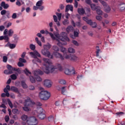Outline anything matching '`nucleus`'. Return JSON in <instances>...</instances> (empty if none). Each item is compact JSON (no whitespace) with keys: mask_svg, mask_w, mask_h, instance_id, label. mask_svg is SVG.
Segmentation results:
<instances>
[{"mask_svg":"<svg viewBox=\"0 0 125 125\" xmlns=\"http://www.w3.org/2000/svg\"><path fill=\"white\" fill-rule=\"evenodd\" d=\"M48 120L49 122H53L54 121V117L51 115L48 118Z\"/></svg>","mask_w":125,"mask_h":125,"instance_id":"51","label":"nucleus"},{"mask_svg":"<svg viewBox=\"0 0 125 125\" xmlns=\"http://www.w3.org/2000/svg\"><path fill=\"white\" fill-rule=\"evenodd\" d=\"M21 86L24 89L28 88V85H27V84L24 81L21 82Z\"/></svg>","mask_w":125,"mask_h":125,"instance_id":"35","label":"nucleus"},{"mask_svg":"<svg viewBox=\"0 0 125 125\" xmlns=\"http://www.w3.org/2000/svg\"><path fill=\"white\" fill-rule=\"evenodd\" d=\"M70 60H71V61H78V60H79V57L75 55H71Z\"/></svg>","mask_w":125,"mask_h":125,"instance_id":"25","label":"nucleus"},{"mask_svg":"<svg viewBox=\"0 0 125 125\" xmlns=\"http://www.w3.org/2000/svg\"><path fill=\"white\" fill-rule=\"evenodd\" d=\"M74 30V27L72 26H68L66 28V31L67 33H70L71 32H73Z\"/></svg>","mask_w":125,"mask_h":125,"instance_id":"24","label":"nucleus"},{"mask_svg":"<svg viewBox=\"0 0 125 125\" xmlns=\"http://www.w3.org/2000/svg\"><path fill=\"white\" fill-rule=\"evenodd\" d=\"M70 41V39H69V41H61V40H60V42H61L62 45L59 46L58 45V46H60V47H61V51L62 52H63V53H65V52H66V48L64 47H62V45H66V44H67V43H62V42H69Z\"/></svg>","mask_w":125,"mask_h":125,"instance_id":"13","label":"nucleus"},{"mask_svg":"<svg viewBox=\"0 0 125 125\" xmlns=\"http://www.w3.org/2000/svg\"><path fill=\"white\" fill-rule=\"evenodd\" d=\"M74 35H72L71 36V38H72V39H76V37H78L79 36V32H78V31H74Z\"/></svg>","mask_w":125,"mask_h":125,"instance_id":"30","label":"nucleus"},{"mask_svg":"<svg viewBox=\"0 0 125 125\" xmlns=\"http://www.w3.org/2000/svg\"><path fill=\"white\" fill-rule=\"evenodd\" d=\"M29 80L30 82H31V83H36V79L33 76H30Z\"/></svg>","mask_w":125,"mask_h":125,"instance_id":"34","label":"nucleus"},{"mask_svg":"<svg viewBox=\"0 0 125 125\" xmlns=\"http://www.w3.org/2000/svg\"><path fill=\"white\" fill-rule=\"evenodd\" d=\"M96 11L98 15H103V11H102V10H101L100 7V8H98V9H97V10H96Z\"/></svg>","mask_w":125,"mask_h":125,"instance_id":"26","label":"nucleus"},{"mask_svg":"<svg viewBox=\"0 0 125 125\" xmlns=\"http://www.w3.org/2000/svg\"><path fill=\"white\" fill-rule=\"evenodd\" d=\"M26 123L28 125H37L38 120L34 116L29 117L28 118Z\"/></svg>","mask_w":125,"mask_h":125,"instance_id":"7","label":"nucleus"},{"mask_svg":"<svg viewBox=\"0 0 125 125\" xmlns=\"http://www.w3.org/2000/svg\"><path fill=\"white\" fill-rule=\"evenodd\" d=\"M68 50L69 53H75V49L72 47L68 48Z\"/></svg>","mask_w":125,"mask_h":125,"instance_id":"43","label":"nucleus"},{"mask_svg":"<svg viewBox=\"0 0 125 125\" xmlns=\"http://www.w3.org/2000/svg\"><path fill=\"white\" fill-rule=\"evenodd\" d=\"M0 6L3 7L4 9H7V8L9 7V5H8V4L5 3V2L2 1L0 3Z\"/></svg>","mask_w":125,"mask_h":125,"instance_id":"19","label":"nucleus"},{"mask_svg":"<svg viewBox=\"0 0 125 125\" xmlns=\"http://www.w3.org/2000/svg\"><path fill=\"white\" fill-rule=\"evenodd\" d=\"M64 57L65 59H69V60H71L72 55H64Z\"/></svg>","mask_w":125,"mask_h":125,"instance_id":"39","label":"nucleus"},{"mask_svg":"<svg viewBox=\"0 0 125 125\" xmlns=\"http://www.w3.org/2000/svg\"><path fill=\"white\" fill-rule=\"evenodd\" d=\"M12 18H13V19H16V18H17V14L16 13H13L12 15Z\"/></svg>","mask_w":125,"mask_h":125,"instance_id":"57","label":"nucleus"},{"mask_svg":"<svg viewBox=\"0 0 125 125\" xmlns=\"http://www.w3.org/2000/svg\"><path fill=\"white\" fill-rule=\"evenodd\" d=\"M96 19H97L98 21H102L103 18L101 16H96Z\"/></svg>","mask_w":125,"mask_h":125,"instance_id":"52","label":"nucleus"},{"mask_svg":"<svg viewBox=\"0 0 125 125\" xmlns=\"http://www.w3.org/2000/svg\"><path fill=\"white\" fill-rule=\"evenodd\" d=\"M5 121L6 123H7L8 122V121H9V116H6L5 117Z\"/></svg>","mask_w":125,"mask_h":125,"instance_id":"62","label":"nucleus"},{"mask_svg":"<svg viewBox=\"0 0 125 125\" xmlns=\"http://www.w3.org/2000/svg\"><path fill=\"white\" fill-rule=\"evenodd\" d=\"M90 7L92 10H93L94 11L98 9V8H100V6H96L95 4L94 3H92L90 5Z\"/></svg>","mask_w":125,"mask_h":125,"instance_id":"21","label":"nucleus"},{"mask_svg":"<svg viewBox=\"0 0 125 125\" xmlns=\"http://www.w3.org/2000/svg\"><path fill=\"white\" fill-rule=\"evenodd\" d=\"M86 12H87V14H88L87 15L88 17H89V16H90V15H90V9H89V8L87 9Z\"/></svg>","mask_w":125,"mask_h":125,"instance_id":"59","label":"nucleus"},{"mask_svg":"<svg viewBox=\"0 0 125 125\" xmlns=\"http://www.w3.org/2000/svg\"><path fill=\"white\" fill-rule=\"evenodd\" d=\"M12 112L13 114H15L16 115H18V114L20 113V110H12Z\"/></svg>","mask_w":125,"mask_h":125,"instance_id":"48","label":"nucleus"},{"mask_svg":"<svg viewBox=\"0 0 125 125\" xmlns=\"http://www.w3.org/2000/svg\"><path fill=\"white\" fill-rule=\"evenodd\" d=\"M53 17L54 22H57V21H58V19L57 18V17L56 15H53Z\"/></svg>","mask_w":125,"mask_h":125,"instance_id":"58","label":"nucleus"},{"mask_svg":"<svg viewBox=\"0 0 125 125\" xmlns=\"http://www.w3.org/2000/svg\"><path fill=\"white\" fill-rule=\"evenodd\" d=\"M4 40L6 41V42H8V40H9V38H8V36L5 35L4 36Z\"/></svg>","mask_w":125,"mask_h":125,"instance_id":"60","label":"nucleus"},{"mask_svg":"<svg viewBox=\"0 0 125 125\" xmlns=\"http://www.w3.org/2000/svg\"><path fill=\"white\" fill-rule=\"evenodd\" d=\"M118 8L120 11H124L125 9V4L123 2L120 3L118 4Z\"/></svg>","mask_w":125,"mask_h":125,"instance_id":"15","label":"nucleus"},{"mask_svg":"<svg viewBox=\"0 0 125 125\" xmlns=\"http://www.w3.org/2000/svg\"><path fill=\"white\" fill-rule=\"evenodd\" d=\"M36 80L37 81V82H42V79L39 76H37L36 78Z\"/></svg>","mask_w":125,"mask_h":125,"instance_id":"64","label":"nucleus"},{"mask_svg":"<svg viewBox=\"0 0 125 125\" xmlns=\"http://www.w3.org/2000/svg\"><path fill=\"white\" fill-rule=\"evenodd\" d=\"M39 97L42 100H47L50 97V92L46 90H42L40 93Z\"/></svg>","mask_w":125,"mask_h":125,"instance_id":"4","label":"nucleus"},{"mask_svg":"<svg viewBox=\"0 0 125 125\" xmlns=\"http://www.w3.org/2000/svg\"><path fill=\"white\" fill-rule=\"evenodd\" d=\"M83 21H85L87 24H91V20L88 19V18L86 17H84L83 18Z\"/></svg>","mask_w":125,"mask_h":125,"instance_id":"23","label":"nucleus"},{"mask_svg":"<svg viewBox=\"0 0 125 125\" xmlns=\"http://www.w3.org/2000/svg\"><path fill=\"white\" fill-rule=\"evenodd\" d=\"M89 25H90L93 28H96L97 27V23L96 22H93L92 21H91V23H89Z\"/></svg>","mask_w":125,"mask_h":125,"instance_id":"32","label":"nucleus"},{"mask_svg":"<svg viewBox=\"0 0 125 125\" xmlns=\"http://www.w3.org/2000/svg\"><path fill=\"white\" fill-rule=\"evenodd\" d=\"M11 78L12 80H16L17 79V76L15 74H13L11 75Z\"/></svg>","mask_w":125,"mask_h":125,"instance_id":"55","label":"nucleus"},{"mask_svg":"<svg viewBox=\"0 0 125 125\" xmlns=\"http://www.w3.org/2000/svg\"><path fill=\"white\" fill-rule=\"evenodd\" d=\"M33 74L35 77H38L39 75H43V72L40 69H38V70L34 71Z\"/></svg>","mask_w":125,"mask_h":125,"instance_id":"16","label":"nucleus"},{"mask_svg":"<svg viewBox=\"0 0 125 125\" xmlns=\"http://www.w3.org/2000/svg\"><path fill=\"white\" fill-rule=\"evenodd\" d=\"M1 15H4V14H6V10H2L1 11Z\"/></svg>","mask_w":125,"mask_h":125,"instance_id":"63","label":"nucleus"},{"mask_svg":"<svg viewBox=\"0 0 125 125\" xmlns=\"http://www.w3.org/2000/svg\"><path fill=\"white\" fill-rule=\"evenodd\" d=\"M14 33V31L12 29H10L8 31V36L9 37H11L12 35H13V33Z\"/></svg>","mask_w":125,"mask_h":125,"instance_id":"37","label":"nucleus"},{"mask_svg":"<svg viewBox=\"0 0 125 125\" xmlns=\"http://www.w3.org/2000/svg\"><path fill=\"white\" fill-rule=\"evenodd\" d=\"M43 4V1H38L36 2V5L33 7V10H38L39 9L41 11L43 10L44 6H42Z\"/></svg>","mask_w":125,"mask_h":125,"instance_id":"8","label":"nucleus"},{"mask_svg":"<svg viewBox=\"0 0 125 125\" xmlns=\"http://www.w3.org/2000/svg\"><path fill=\"white\" fill-rule=\"evenodd\" d=\"M36 113H37V117L40 120H44L45 119V112L42 110H34L32 112V115H36Z\"/></svg>","mask_w":125,"mask_h":125,"instance_id":"6","label":"nucleus"},{"mask_svg":"<svg viewBox=\"0 0 125 125\" xmlns=\"http://www.w3.org/2000/svg\"><path fill=\"white\" fill-rule=\"evenodd\" d=\"M85 1L87 4H89V5H91L92 4L91 0H85Z\"/></svg>","mask_w":125,"mask_h":125,"instance_id":"56","label":"nucleus"},{"mask_svg":"<svg viewBox=\"0 0 125 125\" xmlns=\"http://www.w3.org/2000/svg\"><path fill=\"white\" fill-rule=\"evenodd\" d=\"M56 15L58 18L59 21H61V18L62 17V14L56 13Z\"/></svg>","mask_w":125,"mask_h":125,"instance_id":"40","label":"nucleus"},{"mask_svg":"<svg viewBox=\"0 0 125 125\" xmlns=\"http://www.w3.org/2000/svg\"><path fill=\"white\" fill-rule=\"evenodd\" d=\"M33 105H35V102H32L30 98H28L27 100H25V104L22 108L23 110H31Z\"/></svg>","mask_w":125,"mask_h":125,"instance_id":"5","label":"nucleus"},{"mask_svg":"<svg viewBox=\"0 0 125 125\" xmlns=\"http://www.w3.org/2000/svg\"><path fill=\"white\" fill-rule=\"evenodd\" d=\"M53 50H54V51H59V47L56 45H54L53 46Z\"/></svg>","mask_w":125,"mask_h":125,"instance_id":"47","label":"nucleus"},{"mask_svg":"<svg viewBox=\"0 0 125 125\" xmlns=\"http://www.w3.org/2000/svg\"><path fill=\"white\" fill-rule=\"evenodd\" d=\"M72 42L74 44V45H76V46H79V44L78 42L75 41V40H72Z\"/></svg>","mask_w":125,"mask_h":125,"instance_id":"53","label":"nucleus"},{"mask_svg":"<svg viewBox=\"0 0 125 125\" xmlns=\"http://www.w3.org/2000/svg\"><path fill=\"white\" fill-rule=\"evenodd\" d=\"M87 35L89 36V37H91V38H93L94 37V34L92 31H88L87 32Z\"/></svg>","mask_w":125,"mask_h":125,"instance_id":"44","label":"nucleus"},{"mask_svg":"<svg viewBox=\"0 0 125 125\" xmlns=\"http://www.w3.org/2000/svg\"><path fill=\"white\" fill-rule=\"evenodd\" d=\"M7 68L9 71H11L12 72H13V71H16L15 68L12 67V66H11L10 65H7Z\"/></svg>","mask_w":125,"mask_h":125,"instance_id":"33","label":"nucleus"},{"mask_svg":"<svg viewBox=\"0 0 125 125\" xmlns=\"http://www.w3.org/2000/svg\"><path fill=\"white\" fill-rule=\"evenodd\" d=\"M116 115H117L119 117H121V116H124V115H125V112H118L116 113Z\"/></svg>","mask_w":125,"mask_h":125,"instance_id":"49","label":"nucleus"},{"mask_svg":"<svg viewBox=\"0 0 125 125\" xmlns=\"http://www.w3.org/2000/svg\"><path fill=\"white\" fill-rule=\"evenodd\" d=\"M5 46H9L10 48L13 49V48H15L16 45L15 44H11L10 43L8 42L5 45Z\"/></svg>","mask_w":125,"mask_h":125,"instance_id":"22","label":"nucleus"},{"mask_svg":"<svg viewBox=\"0 0 125 125\" xmlns=\"http://www.w3.org/2000/svg\"><path fill=\"white\" fill-rule=\"evenodd\" d=\"M29 47L31 50H35V49H36V45L33 44H30L29 45Z\"/></svg>","mask_w":125,"mask_h":125,"instance_id":"42","label":"nucleus"},{"mask_svg":"<svg viewBox=\"0 0 125 125\" xmlns=\"http://www.w3.org/2000/svg\"><path fill=\"white\" fill-rule=\"evenodd\" d=\"M70 22L68 20L65 19L64 21H62V23L64 26H67L68 24H69Z\"/></svg>","mask_w":125,"mask_h":125,"instance_id":"29","label":"nucleus"},{"mask_svg":"<svg viewBox=\"0 0 125 125\" xmlns=\"http://www.w3.org/2000/svg\"><path fill=\"white\" fill-rule=\"evenodd\" d=\"M43 49L41 50V53L44 56L50 57L51 59L53 58V56H51L50 52L48 49L51 48V45L49 44H44L43 46Z\"/></svg>","mask_w":125,"mask_h":125,"instance_id":"3","label":"nucleus"},{"mask_svg":"<svg viewBox=\"0 0 125 125\" xmlns=\"http://www.w3.org/2000/svg\"><path fill=\"white\" fill-rule=\"evenodd\" d=\"M18 65L19 67H23L24 66V64H23V63L21 62H18Z\"/></svg>","mask_w":125,"mask_h":125,"instance_id":"61","label":"nucleus"},{"mask_svg":"<svg viewBox=\"0 0 125 125\" xmlns=\"http://www.w3.org/2000/svg\"><path fill=\"white\" fill-rule=\"evenodd\" d=\"M43 85L47 88H49L52 86V82L48 79H45L43 82Z\"/></svg>","mask_w":125,"mask_h":125,"instance_id":"10","label":"nucleus"},{"mask_svg":"<svg viewBox=\"0 0 125 125\" xmlns=\"http://www.w3.org/2000/svg\"><path fill=\"white\" fill-rule=\"evenodd\" d=\"M19 61L21 63H26V60L22 59L21 58L19 59Z\"/></svg>","mask_w":125,"mask_h":125,"instance_id":"54","label":"nucleus"},{"mask_svg":"<svg viewBox=\"0 0 125 125\" xmlns=\"http://www.w3.org/2000/svg\"><path fill=\"white\" fill-rule=\"evenodd\" d=\"M29 55L33 58H37V57H41V54L38 52V51L35 50L34 52H29Z\"/></svg>","mask_w":125,"mask_h":125,"instance_id":"12","label":"nucleus"},{"mask_svg":"<svg viewBox=\"0 0 125 125\" xmlns=\"http://www.w3.org/2000/svg\"><path fill=\"white\" fill-rule=\"evenodd\" d=\"M100 2L103 5L104 11V12H106V13H110V12H111V7L108 3H107V2L105 1H101Z\"/></svg>","mask_w":125,"mask_h":125,"instance_id":"9","label":"nucleus"},{"mask_svg":"<svg viewBox=\"0 0 125 125\" xmlns=\"http://www.w3.org/2000/svg\"><path fill=\"white\" fill-rule=\"evenodd\" d=\"M35 42L38 44V45H39V46H42V42L39 40V38H38V37H36L35 38Z\"/></svg>","mask_w":125,"mask_h":125,"instance_id":"31","label":"nucleus"},{"mask_svg":"<svg viewBox=\"0 0 125 125\" xmlns=\"http://www.w3.org/2000/svg\"><path fill=\"white\" fill-rule=\"evenodd\" d=\"M64 73L66 75H71V74H73L74 75L75 71L72 67H69L68 68V67H66L65 69Z\"/></svg>","mask_w":125,"mask_h":125,"instance_id":"11","label":"nucleus"},{"mask_svg":"<svg viewBox=\"0 0 125 125\" xmlns=\"http://www.w3.org/2000/svg\"><path fill=\"white\" fill-rule=\"evenodd\" d=\"M43 61L44 63L43 65L44 68H42L43 72L45 74H50V73H56L57 72V69L60 70V71L62 70V66L59 63H57L55 65L52 64V63L48 59L43 58Z\"/></svg>","mask_w":125,"mask_h":125,"instance_id":"1","label":"nucleus"},{"mask_svg":"<svg viewBox=\"0 0 125 125\" xmlns=\"http://www.w3.org/2000/svg\"><path fill=\"white\" fill-rule=\"evenodd\" d=\"M110 21L108 20H105L104 21H102V24L104 27H105V25H108Z\"/></svg>","mask_w":125,"mask_h":125,"instance_id":"28","label":"nucleus"},{"mask_svg":"<svg viewBox=\"0 0 125 125\" xmlns=\"http://www.w3.org/2000/svg\"><path fill=\"white\" fill-rule=\"evenodd\" d=\"M66 86H62L61 88L62 94H63V95H66L67 93V90H66Z\"/></svg>","mask_w":125,"mask_h":125,"instance_id":"20","label":"nucleus"},{"mask_svg":"<svg viewBox=\"0 0 125 125\" xmlns=\"http://www.w3.org/2000/svg\"><path fill=\"white\" fill-rule=\"evenodd\" d=\"M78 12L80 15H83L85 14V11L83 8H79L78 9Z\"/></svg>","mask_w":125,"mask_h":125,"instance_id":"17","label":"nucleus"},{"mask_svg":"<svg viewBox=\"0 0 125 125\" xmlns=\"http://www.w3.org/2000/svg\"><path fill=\"white\" fill-rule=\"evenodd\" d=\"M21 119L22 120V121H26L27 122V121H28V119H29V117H28V116L26 115H23L21 117Z\"/></svg>","mask_w":125,"mask_h":125,"instance_id":"27","label":"nucleus"},{"mask_svg":"<svg viewBox=\"0 0 125 125\" xmlns=\"http://www.w3.org/2000/svg\"><path fill=\"white\" fill-rule=\"evenodd\" d=\"M45 34H46V35H48V34H49L52 40L56 41V44L59 46H61V45H62L63 44L61 43V42H60V41L62 42H66V41H69V38L66 36V33L64 32H62L60 34L58 33H54L53 34L50 32H49L47 30H45Z\"/></svg>","mask_w":125,"mask_h":125,"instance_id":"2","label":"nucleus"},{"mask_svg":"<svg viewBox=\"0 0 125 125\" xmlns=\"http://www.w3.org/2000/svg\"><path fill=\"white\" fill-rule=\"evenodd\" d=\"M24 72L26 76H29L31 74V72L29 71V70H28L27 68L25 69Z\"/></svg>","mask_w":125,"mask_h":125,"instance_id":"46","label":"nucleus"},{"mask_svg":"<svg viewBox=\"0 0 125 125\" xmlns=\"http://www.w3.org/2000/svg\"><path fill=\"white\" fill-rule=\"evenodd\" d=\"M96 48H97V54H96V56H97V57H99V53L101 52V50H100L99 49V46H97L96 47Z\"/></svg>","mask_w":125,"mask_h":125,"instance_id":"41","label":"nucleus"},{"mask_svg":"<svg viewBox=\"0 0 125 125\" xmlns=\"http://www.w3.org/2000/svg\"><path fill=\"white\" fill-rule=\"evenodd\" d=\"M8 105L10 107L11 109H12L13 108V104H12V103L11 101H10V100L9 99H7Z\"/></svg>","mask_w":125,"mask_h":125,"instance_id":"38","label":"nucleus"},{"mask_svg":"<svg viewBox=\"0 0 125 125\" xmlns=\"http://www.w3.org/2000/svg\"><path fill=\"white\" fill-rule=\"evenodd\" d=\"M73 5H67L65 7V12H68L69 10H70V11H73Z\"/></svg>","mask_w":125,"mask_h":125,"instance_id":"18","label":"nucleus"},{"mask_svg":"<svg viewBox=\"0 0 125 125\" xmlns=\"http://www.w3.org/2000/svg\"><path fill=\"white\" fill-rule=\"evenodd\" d=\"M11 90H12V91H14V92H18V88L15 86L11 87Z\"/></svg>","mask_w":125,"mask_h":125,"instance_id":"36","label":"nucleus"},{"mask_svg":"<svg viewBox=\"0 0 125 125\" xmlns=\"http://www.w3.org/2000/svg\"><path fill=\"white\" fill-rule=\"evenodd\" d=\"M59 83L61 84H66V81L63 79H61L59 80Z\"/></svg>","mask_w":125,"mask_h":125,"instance_id":"50","label":"nucleus"},{"mask_svg":"<svg viewBox=\"0 0 125 125\" xmlns=\"http://www.w3.org/2000/svg\"><path fill=\"white\" fill-rule=\"evenodd\" d=\"M13 73V72H12V71H8L7 70H5L4 71V73H5L6 75H10L11 74H12Z\"/></svg>","mask_w":125,"mask_h":125,"instance_id":"45","label":"nucleus"},{"mask_svg":"<svg viewBox=\"0 0 125 125\" xmlns=\"http://www.w3.org/2000/svg\"><path fill=\"white\" fill-rule=\"evenodd\" d=\"M53 54L56 58H60L61 60H64V57L61 54L58 52H54Z\"/></svg>","mask_w":125,"mask_h":125,"instance_id":"14","label":"nucleus"}]
</instances>
